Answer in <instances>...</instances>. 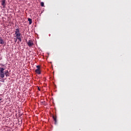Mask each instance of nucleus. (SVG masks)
I'll use <instances>...</instances> for the list:
<instances>
[{
    "label": "nucleus",
    "instance_id": "nucleus-11",
    "mask_svg": "<svg viewBox=\"0 0 131 131\" xmlns=\"http://www.w3.org/2000/svg\"><path fill=\"white\" fill-rule=\"evenodd\" d=\"M2 103V99H0V104Z\"/></svg>",
    "mask_w": 131,
    "mask_h": 131
},
{
    "label": "nucleus",
    "instance_id": "nucleus-7",
    "mask_svg": "<svg viewBox=\"0 0 131 131\" xmlns=\"http://www.w3.org/2000/svg\"><path fill=\"white\" fill-rule=\"evenodd\" d=\"M0 43L1 45H4V43H5V41L3 39H2V38H0Z\"/></svg>",
    "mask_w": 131,
    "mask_h": 131
},
{
    "label": "nucleus",
    "instance_id": "nucleus-12",
    "mask_svg": "<svg viewBox=\"0 0 131 131\" xmlns=\"http://www.w3.org/2000/svg\"><path fill=\"white\" fill-rule=\"evenodd\" d=\"M38 91H40V89L38 87Z\"/></svg>",
    "mask_w": 131,
    "mask_h": 131
},
{
    "label": "nucleus",
    "instance_id": "nucleus-5",
    "mask_svg": "<svg viewBox=\"0 0 131 131\" xmlns=\"http://www.w3.org/2000/svg\"><path fill=\"white\" fill-rule=\"evenodd\" d=\"M36 68L37 69L35 70L36 73H37V74H40V66H37Z\"/></svg>",
    "mask_w": 131,
    "mask_h": 131
},
{
    "label": "nucleus",
    "instance_id": "nucleus-4",
    "mask_svg": "<svg viewBox=\"0 0 131 131\" xmlns=\"http://www.w3.org/2000/svg\"><path fill=\"white\" fill-rule=\"evenodd\" d=\"M27 45L29 48H31L32 46H34L33 41L32 40H29L28 42Z\"/></svg>",
    "mask_w": 131,
    "mask_h": 131
},
{
    "label": "nucleus",
    "instance_id": "nucleus-2",
    "mask_svg": "<svg viewBox=\"0 0 131 131\" xmlns=\"http://www.w3.org/2000/svg\"><path fill=\"white\" fill-rule=\"evenodd\" d=\"M5 69L4 68H0V77L4 78L5 77Z\"/></svg>",
    "mask_w": 131,
    "mask_h": 131
},
{
    "label": "nucleus",
    "instance_id": "nucleus-1",
    "mask_svg": "<svg viewBox=\"0 0 131 131\" xmlns=\"http://www.w3.org/2000/svg\"><path fill=\"white\" fill-rule=\"evenodd\" d=\"M21 34L20 33L19 29H16L14 34V37H16V39L15 40V42H17V40H19V41H22V39H21Z\"/></svg>",
    "mask_w": 131,
    "mask_h": 131
},
{
    "label": "nucleus",
    "instance_id": "nucleus-10",
    "mask_svg": "<svg viewBox=\"0 0 131 131\" xmlns=\"http://www.w3.org/2000/svg\"><path fill=\"white\" fill-rule=\"evenodd\" d=\"M40 6H41V7H44L45 3H43V2H41Z\"/></svg>",
    "mask_w": 131,
    "mask_h": 131
},
{
    "label": "nucleus",
    "instance_id": "nucleus-3",
    "mask_svg": "<svg viewBox=\"0 0 131 131\" xmlns=\"http://www.w3.org/2000/svg\"><path fill=\"white\" fill-rule=\"evenodd\" d=\"M6 1V0H1V5L2 6L3 9H5V8H6V6H7Z\"/></svg>",
    "mask_w": 131,
    "mask_h": 131
},
{
    "label": "nucleus",
    "instance_id": "nucleus-8",
    "mask_svg": "<svg viewBox=\"0 0 131 131\" xmlns=\"http://www.w3.org/2000/svg\"><path fill=\"white\" fill-rule=\"evenodd\" d=\"M28 20L29 21L30 25L32 23V19L29 18L28 19Z\"/></svg>",
    "mask_w": 131,
    "mask_h": 131
},
{
    "label": "nucleus",
    "instance_id": "nucleus-9",
    "mask_svg": "<svg viewBox=\"0 0 131 131\" xmlns=\"http://www.w3.org/2000/svg\"><path fill=\"white\" fill-rule=\"evenodd\" d=\"M53 118L55 122H57V118L55 116H53Z\"/></svg>",
    "mask_w": 131,
    "mask_h": 131
},
{
    "label": "nucleus",
    "instance_id": "nucleus-6",
    "mask_svg": "<svg viewBox=\"0 0 131 131\" xmlns=\"http://www.w3.org/2000/svg\"><path fill=\"white\" fill-rule=\"evenodd\" d=\"M5 75H6V77L10 76V75H9V71L8 70L5 71L4 76H5Z\"/></svg>",
    "mask_w": 131,
    "mask_h": 131
}]
</instances>
